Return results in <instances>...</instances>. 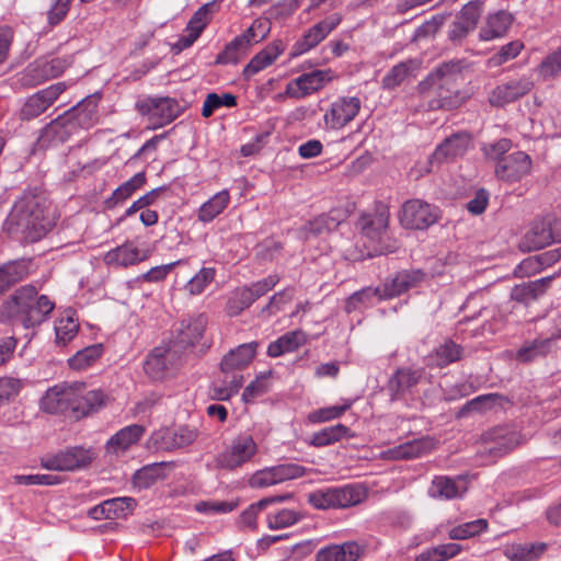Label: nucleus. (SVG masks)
Instances as JSON below:
<instances>
[{
  "label": "nucleus",
  "instance_id": "f257e3e1",
  "mask_svg": "<svg viewBox=\"0 0 561 561\" xmlns=\"http://www.w3.org/2000/svg\"><path fill=\"white\" fill-rule=\"evenodd\" d=\"M4 228L9 233H21L25 240L35 242L50 230L51 221L38 197L23 195L14 203Z\"/></svg>",
  "mask_w": 561,
  "mask_h": 561
},
{
  "label": "nucleus",
  "instance_id": "f03ea898",
  "mask_svg": "<svg viewBox=\"0 0 561 561\" xmlns=\"http://www.w3.org/2000/svg\"><path fill=\"white\" fill-rule=\"evenodd\" d=\"M55 304L45 295H38L34 286L19 288L4 304L2 313L24 328H34L46 321Z\"/></svg>",
  "mask_w": 561,
  "mask_h": 561
},
{
  "label": "nucleus",
  "instance_id": "7ed1b4c3",
  "mask_svg": "<svg viewBox=\"0 0 561 561\" xmlns=\"http://www.w3.org/2000/svg\"><path fill=\"white\" fill-rule=\"evenodd\" d=\"M461 70V61L444 62L420 84L423 91L433 89L436 94L437 100L431 104L433 108L453 110L465 102L467 95L458 89V81L462 80Z\"/></svg>",
  "mask_w": 561,
  "mask_h": 561
},
{
  "label": "nucleus",
  "instance_id": "20e7f679",
  "mask_svg": "<svg viewBox=\"0 0 561 561\" xmlns=\"http://www.w3.org/2000/svg\"><path fill=\"white\" fill-rule=\"evenodd\" d=\"M136 110L146 116L152 128L163 127L173 122L183 111L180 103L169 96L147 98L136 103Z\"/></svg>",
  "mask_w": 561,
  "mask_h": 561
},
{
  "label": "nucleus",
  "instance_id": "39448f33",
  "mask_svg": "<svg viewBox=\"0 0 561 561\" xmlns=\"http://www.w3.org/2000/svg\"><path fill=\"white\" fill-rule=\"evenodd\" d=\"M257 449L251 435H239L218 455L216 461L222 469L234 470L249 462L256 455Z\"/></svg>",
  "mask_w": 561,
  "mask_h": 561
},
{
  "label": "nucleus",
  "instance_id": "423d86ee",
  "mask_svg": "<svg viewBox=\"0 0 561 561\" xmlns=\"http://www.w3.org/2000/svg\"><path fill=\"white\" fill-rule=\"evenodd\" d=\"M362 102L356 96H342L333 101L323 115L327 130H340L350 124L359 113Z\"/></svg>",
  "mask_w": 561,
  "mask_h": 561
},
{
  "label": "nucleus",
  "instance_id": "0eeeda50",
  "mask_svg": "<svg viewBox=\"0 0 561 561\" xmlns=\"http://www.w3.org/2000/svg\"><path fill=\"white\" fill-rule=\"evenodd\" d=\"M198 435V428L192 425H183L176 428H160L152 433L150 443L156 449L172 451L192 445Z\"/></svg>",
  "mask_w": 561,
  "mask_h": 561
},
{
  "label": "nucleus",
  "instance_id": "6e6552de",
  "mask_svg": "<svg viewBox=\"0 0 561 561\" xmlns=\"http://www.w3.org/2000/svg\"><path fill=\"white\" fill-rule=\"evenodd\" d=\"M438 218L437 208L421 199H410L402 205L400 222L408 229H426Z\"/></svg>",
  "mask_w": 561,
  "mask_h": 561
},
{
  "label": "nucleus",
  "instance_id": "1a4fd4ad",
  "mask_svg": "<svg viewBox=\"0 0 561 561\" xmlns=\"http://www.w3.org/2000/svg\"><path fill=\"white\" fill-rule=\"evenodd\" d=\"M485 451L502 457L525 442V437L512 426H499L483 435Z\"/></svg>",
  "mask_w": 561,
  "mask_h": 561
},
{
  "label": "nucleus",
  "instance_id": "9d476101",
  "mask_svg": "<svg viewBox=\"0 0 561 561\" xmlns=\"http://www.w3.org/2000/svg\"><path fill=\"white\" fill-rule=\"evenodd\" d=\"M93 459L91 449L75 447L42 459V467L55 471H73L85 468Z\"/></svg>",
  "mask_w": 561,
  "mask_h": 561
},
{
  "label": "nucleus",
  "instance_id": "9b49d317",
  "mask_svg": "<svg viewBox=\"0 0 561 561\" xmlns=\"http://www.w3.org/2000/svg\"><path fill=\"white\" fill-rule=\"evenodd\" d=\"M66 89L65 82H57L28 96L20 110L21 119L30 121L43 114Z\"/></svg>",
  "mask_w": 561,
  "mask_h": 561
},
{
  "label": "nucleus",
  "instance_id": "f8f14e48",
  "mask_svg": "<svg viewBox=\"0 0 561 561\" xmlns=\"http://www.w3.org/2000/svg\"><path fill=\"white\" fill-rule=\"evenodd\" d=\"M332 80L333 72L331 69L306 72L286 85V94L294 99H302L318 92Z\"/></svg>",
  "mask_w": 561,
  "mask_h": 561
},
{
  "label": "nucleus",
  "instance_id": "ddd939ff",
  "mask_svg": "<svg viewBox=\"0 0 561 561\" xmlns=\"http://www.w3.org/2000/svg\"><path fill=\"white\" fill-rule=\"evenodd\" d=\"M561 241V219L536 221L526 232L523 245L528 251L542 249L552 242Z\"/></svg>",
  "mask_w": 561,
  "mask_h": 561
},
{
  "label": "nucleus",
  "instance_id": "4468645a",
  "mask_svg": "<svg viewBox=\"0 0 561 561\" xmlns=\"http://www.w3.org/2000/svg\"><path fill=\"white\" fill-rule=\"evenodd\" d=\"M150 256V251L138 247L134 241H126L123 244L107 251L103 262L111 267H128L136 265Z\"/></svg>",
  "mask_w": 561,
  "mask_h": 561
},
{
  "label": "nucleus",
  "instance_id": "2eb2a0df",
  "mask_svg": "<svg viewBox=\"0 0 561 561\" xmlns=\"http://www.w3.org/2000/svg\"><path fill=\"white\" fill-rule=\"evenodd\" d=\"M530 170V157L523 151H516L499 160L495 174L500 180L513 183L529 174Z\"/></svg>",
  "mask_w": 561,
  "mask_h": 561
},
{
  "label": "nucleus",
  "instance_id": "dca6fc26",
  "mask_svg": "<svg viewBox=\"0 0 561 561\" xmlns=\"http://www.w3.org/2000/svg\"><path fill=\"white\" fill-rule=\"evenodd\" d=\"M176 351L167 346L154 347L144 363V370L153 380H162L175 367Z\"/></svg>",
  "mask_w": 561,
  "mask_h": 561
},
{
  "label": "nucleus",
  "instance_id": "f3484780",
  "mask_svg": "<svg viewBox=\"0 0 561 561\" xmlns=\"http://www.w3.org/2000/svg\"><path fill=\"white\" fill-rule=\"evenodd\" d=\"M77 387L73 383H59L49 388L41 400V407L48 413H59L67 410L73 411V401L77 396Z\"/></svg>",
  "mask_w": 561,
  "mask_h": 561
},
{
  "label": "nucleus",
  "instance_id": "a211bd4d",
  "mask_svg": "<svg viewBox=\"0 0 561 561\" xmlns=\"http://www.w3.org/2000/svg\"><path fill=\"white\" fill-rule=\"evenodd\" d=\"M342 18L335 13L309 28L294 45V55H302L320 44L341 23Z\"/></svg>",
  "mask_w": 561,
  "mask_h": 561
},
{
  "label": "nucleus",
  "instance_id": "6ab92c4d",
  "mask_svg": "<svg viewBox=\"0 0 561 561\" xmlns=\"http://www.w3.org/2000/svg\"><path fill=\"white\" fill-rule=\"evenodd\" d=\"M481 11V2L471 1L467 3L451 24L448 34L449 38L453 42H458L472 32L478 24Z\"/></svg>",
  "mask_w": 561,
  "mask_h": 561
},
{
  "label": "nucleus",
  "instance_id": "aec40b11",
  "mask_svg": "<svg viewBox=\"0 0 561 561\" xmlns=\"http://www.w3.org/2000/svg\"><path fill=\"white\" fill-rule=\"evenodd\" d=\"M211 8V3H206L194 13L186 25V34L182 35L178 39V42L174 44V49L181 51L194 44V42L201 36L202 32L210 22Z\"/></svg>",
  "mask_w": 561,
  "mask_h": 561
},
{
  "label": "nucleus",
  "instance_id": "412c9836",
  "mask_svg": "<svg viewBox=\"0 0 561 561\" xmlns=\"http://www.w3.org/2000/svg\"><path fill=\"white\" fill-rule=\"evenodd\" d=\"M211 8V3H206L194 13L186 25V34L182 35L178 39V42L174 44V49L181 51L194 44V42L201 36L202 32L210 22Z\"/></svg>",
  "mask_w": 561,
  "mask_h": 561
},
{
  "label": "nucleus",
  "instance_id": "4be33fe9",
  "mask_svg": "<svg viewBox=\"0 0 561 561\" xmlns=\"http://www.w3.org/2000/svg\"><path fill=\"white\" fill-rule=\"evenodd\" d=\"M531 89L533 82L528 78L508 81L492 90L489 102L493 106H503L527 94Z\"/></svg>",
  "mask_w": 561,
  "mask_h": 561
},
{
  "label": "nucleus",
  "instance_id": "5701e85b",
  "mask_svg": "<svg viewBox=\"0 0 561 561\" xmlns=\"http://www.w3.org/2000/svg\"><path fill=\"white\" fill-rule=\"evenodd\" d=\"M257 345L256 342H250L231 350L220 363L221 373L227 377L229 374H240L254 358Z\"/></svg>",
  "mask_w": 561,
  "mask_h": 561
},
{
  "label": "nucleus",
  "instance_id": "b1692460",
  "mask_svg": "<svg viewBox=\"0 0 561 561\" xmlns=\"http://www.w3.org/2000/svg\"><path fill=\"white\" fill-rule=\"evenodd\" d=\"M467 490V480L465 478L457 477L453 479L446 476H438L433 479L428 494L434 499L454 500L462 497Z\"/></svg>",
  "mask_w": 561,
  "mask_h": 561
},
{
  "label": "nucleus",
  "instance_id": "393cba45",
  "mask_svg": "<svg viewBox=\"0 0 561 561\" xmlns=\"http://www.w3.org/2000/svg\"><path fill=\"white\" fill-rule=\"evenodd\" d=\"M78 127L71 118V115L66 112L64 115L50 122L42 131L39 140L43 144H62L67 141L70 136L78 131Z\"/></svg>",
  "mask_w": 561,
  "mask_h": 561
},
{
  "label": "nucleus",
  "instance_id": "a878e982",
  "mask_svg": "<svg viewBox=\"0 0 561 561\" xmlns=\"http://www.w3.org/2000/svg\"><path fill=\"white\" fill-rule=\"evenodd\" d=\"M77 396L73 401V412L85 416L102 409L108 397L100 389L85 391L83 383L75 382Z\"/></svg>",
  "mask_w": 561,
  "mask_h": 561
},
{
  "label": "nucleus",
  "instance_id": "bb28decb",
  "mask_svg": "<svg viewBox=\"0 0 561 561\" xmlns=\"http://www.w3.org/2000/svg\"><path fill=\"white\" fill-rule=\"evenodd\" d=\"M513 23V15L506 11L489 14L479 30V39L490 42L504 37Z\"/></svg>",
  "mask_w": 561,
  "mask_h": 561
},
{
  "label": "nucleus",
  "instance_id": "cd10ccee",
  "mask_svg": "<svg viewBox=\"0 0 561 561\" xmlns=\"http://www.w3.org/2000/svg\"><path fill=\"white\" fill-rule=\"evenodd\" d=\"M472 141L468 134H455L444 140L435 152L433 159L437 162H444L462 157L471 147Z\"/></svg>",
  "mask_w": 561,
  "mask_h": 561
},
{
  "label": "nucleus",
  "instance_id": "c85d7f7f",
  "mask_svg": "<svg viewBox=\"0 0 561 561\" xmlns=\"http://www.w3.org/2000/svg\"><path fill=\"white\" fill-rule=\"evenodd\" d=\"M284 51L280 41H274L259 51L244 67L243 75L249 78L271 66Z\"/></svg>",
  "mask_w": 561,
  "mask_h": 561
},
{
  "label": "nucleus",
  "instance_id": "c756f323",
  "mask_svg": "<svg viewBox=\"0 0 561 561\" xmlns=\"http://www.w3.org/2000/svg\"><path fill=\"white\" fill-rule=\"evenodd\" d=\"M546 548L543 542H515L506 545L503 553L511 561H535L546 551Z\"/></svg>",
  "mask_w": 561,
  "mask_h": 561
},
{
  "label": "nucleus",
  "instance_id": "7c9ffc66",
  "mask_svg": "<svg viewBox=\"0 0 561 561\" xmlns=\"http://www.w3.org/2000/svg\"><path fill=\"white\" fill-rule=\"evenodd\" d=\"M354 433L344 424H335L332 426L324 427L312 434L308 444L310 446L321 448L332 444H335L343 438H353Z\"/></svg>",
  "mask_w": 561,
  "mask_h": 561
},
{
  "label": "nucleus",
  "instance_id": "2f4dec72",
  "mask_svg": "<svg viewBox=\"0 0 561 561\" xmlns=\"http://www.w3.org/2000/svg\"><path fill=\"white\" fill-rule=\"evenodd\" d=\"M360 548L356 542H344L322 548L317 553V561H357Z\"/></svg>",
  "mask_w": 561,
  "mask_h": 561
},
{
  "label": "nucleus",
  "instance_id": "473e14b6",
  "mask_svg": "<svg viewBox=\"0 0 561 561\" xmlns=\"http://www.w3.org/2000/svg\"><path fill=\"white\" fill-rule=\"evenodd\" d=\"M78 129H89L98 123V103L88 98L68 111Z\"/></svg>",
  "mask_w": 561,
  "mask_h": 561
},
{
  "label": "nucleus",
  "instance_id": "72a5a7b5",
  "mask_svg": "<svg viewBox=\"0 0 561 561\" xmlns=\"http://www.w3.org/2000/svg\"><path fill=\"white\" fill-rule=\"evenodd\" d=\"M307 341L305 332L295 330L285 333L276 341L270 343L267 347V355L271 357H278L285 353L294 352Z\"/></svg>",
  "mask_w": 561,
  "mask_h": 561
},
{
  "label": "nucleus",
  "instance_id": "f704fd0d",
  "mask_svg": "<svg viewBox=\"0 0 561 561\" xmlns=\"http://www.w3.org/2000/svg\"><path fill=\"white\" fill-rule=\"evenodd\" d=\"M144 434V427L137 424L126 426L118 431L107 442V451L118 454L137 443Z\"/></svg>",
  "mask_w": 561,
  "mask_h": 561
},
{
  "label": "nucleus",
  "instance_id": "c9c22d12",
  "mask_svg": "<svg viewBox=\"0 0 561 561\" xmlns=\"http://www.w3.org/2000/svg\"><path fill=\"white\" fill-rule=\"evenodd\" d=\"M221 380H216L210 387V397L215 400H229L231 397L238 393L243 385L244 378L241 374H229L227 377L225 374Z\"/></svg>",
  "mask_w": 561,
  "mask_h": 561
},
{
  "label": "nucleus",
  "instance_id": "e433bc0d",
  "mask_svg": "<svg viewBox=\"0 0 561 561\" xmlns=\"http://www.w3.org/2000/svg\"><path fill=\"white\" fill-rule=\"evenodd\" d=\"M230 195L227 190L216 193L211 198L205 202L198 209V219L203 222H209L220 215L228 206Z\"/></svg>",
  "mask_w": 561,
  "mask_h": 561
},
{
  "label": "nucleus",
  "instance_id": "4c0bfd02",
  "mask_svg": "<svg viewBox=\"0 0 561 561\" xmlns=\"http://www.w3.org/2000/svg\"><path fill=\"white\" fill-rule=\"evenodd\" d=\"M354 400L343 399L339 405L320 408L311 411L307 419L309 423L319 424L340 419L347 410L352 408Z\"/></svg>",
  "mask_w": 561,
  "mask_h": 561
},
{
  "label": "nucleus",
  "instance_id": "58836bf2",
  "mask_svg": "<svg viewBox=\"0 0 561 561\" xmlns=\"http://www.w3.org/2000/svg\"><path fill=\"white\" fill-rule=\"evenodd\" d=\"M335 508H346L364 501L365 491L356 485H344L333 488Z\"/></svg>",
  "mask_w": 561,
  "mask_h": 561
},
{
  "label": "nucleus",
  "instance_id": "ea45409f",
  "mask_svg": "<svg viewBox=\"0 0 561 561\" xmlns=\"http://www.w3.org/2000/svg\"><path fill=\"white\" fill-rule=\"evenodd\" d=\"M163 463H151L137 470L133 476V485L138 490H145L164 478Z\"/></svg>",
  "mask_w": 561,
  "mask_h": 561
},
{
  "label": "nucleus",
  "instance_id": "a19ab883",
  "mask_svg": "<svg viewBox=\"0 0 561 561\" xmlns=\"http://www.w3.org/2000/svg\"><path fill=\"white\" fill-rule=\"evenodd\" d=\"M249 50L250 47L247 45V42L237 36L225 46L220 54H218L215 62L217 65L238 64L248 55Z\"/></svg>",
  "mask_w": 561,
  "mask_h": 561
},
{
  "label": "nucleus",
  "instance_id": "79ce46f5",
  "mask_svg": "<svg viewBox=\"0 0 561 561\" xmlns=\"http://www.w3.org/2000/svg\"><path fill=\"white\" fill-rule=\"evenodd\" d=\"M285 500V496L264 497L245 508L239 518V525L244 528L255 529L257 515L270 504L278 503Z\"/></svg>",
  "mask_w": 561,
  "mask_h": 561
},
{
  "label": "nucleus",
  "instance_id": "37998d69",
  "mask_svg": "<svg viewBox=\"0 0 561 561\" xmlns=\"http://www.w3.org/2000/svg\"><path fill=\"white\" fill-rule=\"evenodd\" d=\"M461 550L458 543H443L425 549L415 557V561H446L458 556Z\"/></svg>",
  "mask_w": 561,
  "mask_h": 561
},
{
  "label": "nucleus",
  "instance_id": "c03bdc74",
  "mask_svg": "<svg viewBox=\"0 0 561 561\" xmlns=\"http://www.w3.org/2000/svg\"><path fill=\"white\" fill-rule=\"evenodd\" d=\"M50 80L46 59H37L30 64L21 73V82L28 87L38 85Z\"/></svg>",
  "mask_w": 561,
  "mask_h": 561
},
{
  "label": "nucleus",
  "instance_id": "a18cd8bd",
  "mask_svg": "<svg viewBox=\"0 0 561 561\" xmlns=\"http://www.w3.org/2000/svg\"><path fill=\"white\" fill-rule=\"evenodd\" d=\"M103 347L101 344L88 346L78 351L72 357L68 359V365L75 370H84L92 366L102 355Z\"/></svg>",
  "mask_w": 561,
  "mask_h": 561
},
{
  "label": "nucleus",
  "instance_id": "49530a36",
  "mask_svg": "<svg viewBox=\"0 0 561 561\" xmlns=\"http://www.w3.org/2000/svg\"><path fill=\"white\" fill-rule=\"evenodd\" d=\"M461 357V348L453 341H446L435 348L434 353L430 356L432 365L437 367H445Z\"/></svg>",
  "mask_w": 561,
  "mask_h": 561
},
{
  "label": "nucleus",
  "instance_id": "de8ad7c7",
  "mask_svg": "<svg viewBox=\"0 0 561 561\" xmlns=\"http://www.w3.org/2000/svg\"><path fill=\"white\" fill-rule=\"evenodd\" d=\"M204 331L205 320L202 317L182 322L178 336L179 343L181 345H194L202 339Z\"/></svg>",
  "mask_w": 561,
  "mask_h": 561
},
{
  "label": "nucleus",
  "instance_id": "09e8293b",
  "mask_svg": "<svg viewBox=\"0 0 561 561\" xmlns=\"http://www.w3.org/2000/svg\"><path fill=\"white\" fill-rule=\"evenodd\" d=\"M431 447V442L427 439H415L412 442H408L405 444H402L400 446L394 447L391 449L390 456L393 459H412L420 457L427 453Z\"/></svg>",
  "mask_w": 561,
  "mask_h": 561
},
{
  "label": "nucleus",
  "instance_id": "8fccbe9b",
  "mask_svg": "<svg viewBox=\"0 0 561 561\" xmlns=\"http://www.w3.org/2000/svg\"><path fill=\"white\" fill-rule=\"evenodd\" d=\"M422 373L420 370L399 369L389 381L390 390L397 394L409 391L420 381Z\"/></svg>",
  "mask_w": 561,
  "mask_h": 561
},
{
  "label": "nucleus",
  "instance_id": "3c124183",
  "mask_svg": "<svg viewBox=\"0 0 561 561\" xmlns=\"http://www.w3.org/2000/svg\"><path fill=\"white\" fill-rule=\"evenodd\" d=\"M552 346V339L535 340L526 343L516 354V359L522 363H528L537 357L545 356Z\"/></svg>",
  "mask_w": 561,
  "mask_h": 561
},
{
  "label": "nucleus",
  "instance_id": "603ef678",
  "mask_svg": "<svg viewBox=\"0 0 561 561\" xmlns=\"http://www.w3.org/2000/svg\"><path fill=\"white\" fill-rule=\"evenodd\" d=\"M27 274V268L24 263L11 262L0 267V294L22 280Z\"/></svg>",
  "mask_w": 561,
  "mask_h": 561
},
{
  "label": "nucleus",
  "instance_id": "864d4df0",
  "mask_svg": "<svg viewBox=\"0 0 561 561\" xmlns=\"http://www.w3.org/2000/svg\"><path fill=\"white\" fill-rule=\"evenodd\" d=\"M488 529V520L479 518L472 522L463 523L453 527L448 531V537L453 540H465L484 533Z\"/></svg>",
  "mask_w": 561,
  "mask_h": 561
},
{
  "label": "nucleus",
  "instance_id": "5fc2aeb1",
  "mask_svg": "<svg viewBox=\"0 0 561 561\" xmlns=\"http://www.w3.org/2000/svg\"><path fill=\"white\" fill-rule=\"evenodd\" d=\"M146 182L144 172L136 173L131 179L118 186L108 199L110 203L118 204L127 199L131 194L140 188Z\"/></svg>",
  "mask_w": 561,
  "mask_h": 561
},
{
  "label": "nucleus",
  "instance_id": "6e6d98bb",
  "mask_svg": "<svg viewBox=\"0 0 561 561\" xmlns=\"http://www.w3.org/2000/svg\"><path fill=\"white\" fill-rule=\"evenodd\" d=\"M301 519V515L290 508H284L267 515V527L270 529H283L295 525Z\"/></svg>",
  "mask_w": 561,
  "mask_h": 561
},
{
  "label": "nucleus",
  "instance_id": "4d7b16f0",
  "mask_svg": "<svg viewBox=\"0 0 561 561\" xmlns=\"http://www.w3.org/2000/svg\"><path fill=\"white\" fill-rule=\"evenodd\" d=\"M523 48L524 44L520 41L510 42L502 46L499 53L488 59L486 66L489 68L500 67L501 65L516 58Z\"/></svg>",
  "mask_w": 561,
  "mask_h": 561
},
{
  "label": "nucleus",
  "instance_id": "13d9d810",
  "mask_svg": "<svg viewBox=\"0 0 561 561\" xmlns=\"http://www.w3.org/2000/svg\"><path fill=\"white\" fill-rule=\"evenodd\" d=\"M378 297L380 299V287L375 289L367 287L354 293L346 301V312H353L370 305L371 300Z\"/></svg>",
  "mask_w": 561,
  "mask_h": 561
},
{
  "label": "nucleus",
  "instance_id": "bf43d9fd",
  "mask_svg": "<svg viewBox=\"0 0 561 561\" xmlns=\"http://www.w3.org/2000/svg\"><path fill=\"white\" fill-rule=\"evenodd\" d=\"M79 324L70 316L59 318L55 323L56 342L66 345L78 333Z\"/></svg>",
  "mask_w": 561,
  "mask_h": 561
},
{
  "label": "nucleus",
  "instance_id": "052dcab7",
  "mask_svg": "<svg viewBox=\"0 0 561 561\" xmlns=\"http://www.w3.org/2000/svg\"><path fill=\"white\" fill-rule=\"evenodd\" d=\"M502 400V397L497 393H488L479 396L466 403V405L460 410L459 415L462 416L469 412H484L490 410L496 403Z\"/></svg>",
  "mask_w": 561,
  "mask_h": 561
},
{
  "label": "nucleus",
  "instance_id": "680f3d73",
  "mask_svg": "<svg viewBox=\"0 0 561 561\" xmlns=\"http://www.w3.org/2000/svg\"><path fill=\"white\" fill-rule=\"evenodd\" d=\"M216 271L213 267H203L194 277L185 285V289L190 295H199L214 280Z\"/></svg>",
  "mask_w": 561,
  "mask_h": 561
},
{
  "label": "nucleus",
  "instance_id": "e2e57ef3",
  "mask_svg": "<svg viewBox=\"0 0 561 561\" xmlns=\"http://www.w3.org/2000/svg\"><path fill=\"white\" fill-rule=\"evenodd\" d=\"M411 66V62H400L393 66L383 77L382 87L390 90L401 84L408 78Z\"/></svg>",
  "mask_w": 561,
  "mask_h": 561
},
{
  "label": "nucleus",
  "instance_id": "0e129e2a",
  "mask_svg": "<svg viewBox=\"0 0 561 561\" xmlns=\"http://www.w3.org/2000/svg\"><path fill=\"white\" fill-rule=\"evenodd\" d=\"M278 483L279 480L275 466L259 470L249 479V485L254 489L268 488Z\"/></svg>",
  "mask_w": 561,
  "mask_h": 561
},
{
  "label": "nucleus",
  "instance_id": "69168bd1",
  "mask_svg": "<svg viewBox=\"0 0 561 561\" xmlns=\"http://www.w3.org/2000/svg\"><path fill=\"white\" fill-rule=\"evenodd\" d=\"M106 506H110L108 519L126 517L136 506V501L133 497H115L105 501Z\"/></svg>",
  "mask_w": 561,
  "mask_h": 561
},
{
  "label": "nucleus",
  "instance_id": "338daca9",
  "mask_svg": "<svg viewBox=\"0 0 561 561\" xmlns=\"http://www.w3.org/2000/svg\"><path fill=\"white\" fill-rule=\"evenodd\" d=\"M308 503L317 510L335 508L333 488L319 489L309 493Z\"/></svg>",
  "mask_w": 561,
  "mask_h": 561
},
{
  "label": "nucleus",
  "instance_id": "774afa93",
  "mask_svg": "<svg viewBox=\"0 0 561 561\" xmlns=\"http://www.w3.org/2000/svg\"><path fill=\"white\" fill-rule=\"evenodd\" d=\"M339 226V222L329 216H319L318 218L309 221L305 228V237H316L325 231H330Z\"/></svg>",
  "mask_w": 561,
  "mask_h": 561
}]
</instances>
